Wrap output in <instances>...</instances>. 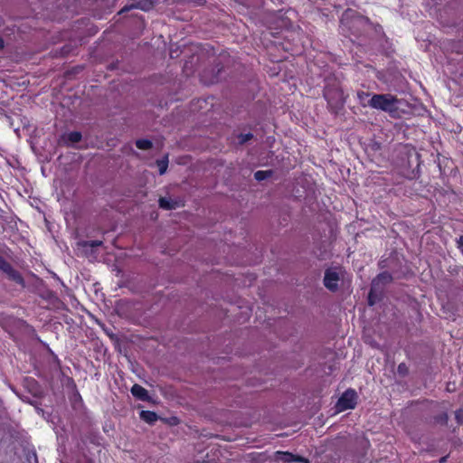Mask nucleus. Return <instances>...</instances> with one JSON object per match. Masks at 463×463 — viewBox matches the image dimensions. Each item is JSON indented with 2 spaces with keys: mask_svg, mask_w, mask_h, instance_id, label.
<instances>
[{
  "mask_svg": "<svg viewBox=\"0 0 463 463\" xmlns=\"http://www.w3.org/2000/svg\"><path fill=\"white\" fill-rule=\"evenodd\" d=\"M401 100L392 94H374L368 100V106L393 116L399 109Z\"/></svg>",
  "mask_w": 463,
  "mask_h": 463,
  "instance_id": "f257e3e1",
  "label": "nucleus"
},
{
  "mask_svg": "<svg viewBox=\"0 0 463 463\" xmlns=\"http://www.w3.org/2000/svg\"><path fill=\"white\" fill-rule=\"evenodd\" d=\"M356 400L357 394L354 390L345 391L336 403L337 411H344L354 408Z\"/></svg>",
  "mask_w": 463,
  "mask_h": 463,
  "instance_id": "f03ea898",
  "label": "nucleus"
},
{
  "mask_svg": "<svg viewBox=\"0 0 463 463\" xmlns=\"http://www.w3.org/2000/svg\"><path fill=\"white\" fill-rule=\"evenodd\" d=\"M342 273L341 269L337 268L326 269L324 277L325 287L331 291L336 290Z\"/></svg>",
  "mask_w": 463,
  "mask_h": 463,
  "instance_id": "7ed1b4c3",
  "label": "nucleus"
},
{
  "mask_svg": "<svg viewBox=\"0 0 463 463\" xmlns=\"http://www.w3.org/2000/svg\"><path fill=\"white\" fill-rule=\"evenodd\" d=\"M0 269L3 270L10 279L15 282L22 284L23 278L21 275L13 269V267L0 256Z\"/></svg>",
  "mask_w": 463,
  "mask_h": 463,
  "instance_id": "20e7f679",
  "label": "nucleus"
},
{
  "mask_svg": "<svg viewBox=\"0 0 463 463\" xmlns=\"http://www.w3.org/2000/svg\"><path fill=\"white\" fill-rule=\"evenodd\" d=\"M277 459L283 463H291V462H302V463H309L307 458L295 456L289 452H278Z\"/></svg>",
  "mask_w": 463,
  "mask_h": 463,
  "instance_id": "39448f33",
  "label": "nucleus"
},
{
  "mask_svg": "<svg viewBox=\"0 0 463 463\" xmlns=\"http://www.w3.org/2000/svg\"><path fill=\"white\" fill-rule=\"evenodd\" d=\"M390 279V276L387 274V273H382L380 274L373 281V286H372V288L370 290V293H369V298H368V300H369V304L371 306H373L374 304L373 300V291H374V288L375 287L382 281H384V280H387Z\"/></svg>",
  "mask_w": 463,
  "mask_h": 463,
  "instance_id": "423d86ee",
  "label": "nucleus"
},
{
  "mask_svg": "<svg viewBox=\"0 0 463 463\" xmlns=\"http://www.w3.org/2000/svg\"><path fill=\"white\" fill-rule=\"evenodd\" d=\"M152 5H153L152 2H150L148 0H142V1L137 2L135 5H131L129 6H125L124 8L121 9L120 13L127 12L132 8H138V9H141L144 11H147L152 7Z\"/></svg>",
  "mask_w": 463,
  "mask_h": 463,
  "instance_id": "0eeeda50",
  "label": "nucleus"
},
{
  "mask_svg": "<svg viewBox=\"0 0 463 463\" xmlns=\"http://www.w3.org/2000/svg\"><path fill=\"white\" fill-rule=\"evenodd\" d=\"M131 393L133 396L142 400L146 401L148 399L147 391L138 384H134L131 388Z\"/></svg>",
  "mask_w": 463,
  "mask_h": 463,
  "instance_id": "6e6552de",
  "label": "nucleus"
},
{
  "mask_svg": "<svg viewBox=\"0 0 463 463\" xmlns=\"http://www.w3.org/2000/svg\"><path fill=\"white\" fill-rule=\"evenodd\" d=\"M64 139L66 143L73 145L80 141L81 134L78 131L70 132L64 137Z\"/></svg>",
  "mask_w": 463,
  "mask_h": 463,
  "instance_id": "1a4fd4ad",
  "label": "nucleus"
},
{
  "mask_svg": "<svg viewBox=\"0 0 463 463\" xmlns=\"http://www.w3.org/2000/svg\"><path fill=\"white\" fill-rule=\"evenodd\" d=\"M140 418L147 423H153L157 420V415L153 411H142L140 412Z\"/></svg>",
  "mask_w": 463,
  "mask_h": 463,
  "instance_id": "9d476101",
  "label": "nucleus"
},
{
  "mask_svg": "<svg viewBox=\"0 0 463 463\" xmlns=\"http://www.w3.org/2000/svg\"><path fill=\"white\" fill-rule=\"evenodd\" d=\"M158 202H159V206L165 210H171L175 207V203H174L171 200L165 198V197H161Z\"/></svg>",
  "mask_w": 463,
  "mask_h": 463,
  "instance_id": "9b49d317",
  "label": "nucleus"
},
{
  "mask_svg": "<svg viewBox=\"0 0 463 463\" xmlns=\"http://www.w3.org/2000/svg\"><path fill=\"white\" fill-rule=\"evenodd\" d=\"M357 99H358L359 103H360L363 107H366V106H368V100H369L371 98H370V94H369L368 92H364V91H358V92H357Z\"/></svg>",
  "mask_w": 463,
  "mask_h": 463,
  "instance_id": "f8f14e48",
  "label": "nucleus"
},
{
  "mask_svg": "<svg viewBox=\"0 0 463 463\" xmlns=\"http://www.w3.org/2000/svg\"><path fill=\"white\" fill-rule=\"evenodd\" d=\"M156 165H157V167H158L159 174L160 175H164L166 172L167 166H168V158H167V156H165V158H163L161 160H157L156 161Z\"/></svg>",
  "mask_w": 463,
  "mask_h": 463,
  "instance_id": "ddd939ff",
  "label": "nucleus"
},
{
  "mask_svg": "<svg viewBox=\"0 0 463 463\" xmlns=\"http://www.w3.org/2000/svg\"><path fill=\"white\" fill-rule=\"evenodd\" d=\"M136 146L139 148V149H143V150H146V149H148L151 147L152 146V143L151 141L147 140V139H139V140H137L136 142Z\"/></svg>",
  "mask_w": 463,
  "mask_h": 463,
  "instance_id": "4468645a",
  "label": "nucleus"
},
{
  "mask_svg": "<svg viewBox=\"0 0 463 463\" xmlns=\"http://www.w3.org/2000/svg\"><path fill=\"white\" fill-rule=\"evenodd\" d=\"M270 175H271L270 171H257L254 174V177L258 181H262V180H265L266 178H268L269 176H270Z\"/></svg>",
  "mask_w": 463,
  "mask_h": 463,
  "instance_id": "2eb2a0df",
  "label": "nucleus"
},
{
  "mask_svg": "<svg viewBox=\"0 0 463 463\" xmlns=\"http://www.w3.org/2000/svg\"><path fill=\"white\" fill-rule=\"evenodd\" d=\"M252 137V134H241L239 137L240 143H245Z\"/></svg>",
  "mask_w": 463,
  "mask_h": 463,
  "instance_id": "dca6fc26",
  "label": "nucleus"
},
{
  "mask_svg": "<svg viewBox=\"0 0 463 463\" xmlns=\"http://www.w3.org/2000/svg\"><path fill=\"white\" fill-rule=\"evenodd\" d=\"M458 247L460 250V251L463 253V235L460 236L458 241Z\"/></svg>",
  "mask_w": 463,
  "mask_h": 463,
  "instance_id": "f3484780",
  "label": "nucleus"
},
{
  "mask_svg": "<svg viewBox=\"0 0 463 463\" xmlns=\"http://www.w3.org/2000/svg\"><path fill=\"white\" fill-rule=\"evenodd\" d=\"M324 96L325 98L328 100V103L331 102V98H330V92L328 90H326L325 92H324Z\"/></svg>",
  "mask_w": 463,
  "mask_h": 463,
  "instance_id": "a211bd4d",
  "label": "nucleus"
},
{
  "mask_svg": "<svg viewBox=\"0 0 463 463\" xmlns=\"http://www.w3.org/2000/svg\"><path fill=\"white\" fill-rule=\"evenodd\" d=\"M100 244H101V241H93L90 242V246H91V247L99 246Z\"/></svg>",
  "mask_w": 463,
  "mask_h": 463,
  "instance_id": "6ab92c4d",
  "label": "nucleus"
},
{
  "mask_svg": "<svg viewBox=\"0 0 463 463\" xmlns=\"http://www.w3.org/2000/svg\"><path fill=\"white\" fill-rule=\"evenodd\" d=\"M337 99H338V100L340 101L341 104L344 103V100H343V98H342V93H340V92L337 93Z\"/></svg>",
  "mask_w": 463,
  "mask_h": 463,
  "instance_id": "aec40b11",
  "label": "nucleus"
},
{
  "mask_svg": "<svg viewBox=\"0 0 463 463\" xmlns=\"http://www.w3.org/2000/svg\"><path fill=\"white\" fill-rule=\"evenodd\" d=\"M4 47V40L0 37V49Z\"/></svg>",
  "mask_w": 463,
  "mask_h": 463,
  "instance_id": "412c9836",
  "label": "nucleus"
},
{
  "mask_svg": "<svg viewBox=\"0 0 463 463\" xmlns=\"http://www.w3.org/2000/svg\"><path fill=\"white\" fill-rule=\"evenodd\" d=\"M403 366H404L403 364H400V365H399V368H398V369H399V371H403Z\"/></svg>",
  "mask_w": 463,
  "mask_h": 463,
  "instance_id": "4be33fe9",
  "label": "nucleus"
}]
</instances>
